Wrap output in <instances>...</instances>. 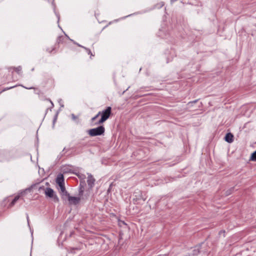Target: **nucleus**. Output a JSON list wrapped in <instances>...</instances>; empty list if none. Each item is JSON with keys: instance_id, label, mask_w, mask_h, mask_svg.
<instances>
[{"instance_id": "obj_1", "label": "nucleus", "mask_w": 256, "mask_h": 256, "mask_svg": "<svg viewBox=\"0 0 256 256\" xmlns=\"http://www.w3.org/2000/svg\"><path fill=\"white\" fill-rule=\"evenodd\" d=\"M111 108L108 106L104 110L101 112L100 115L102 116V118L98 122L96 123L97 124H102L108 118L111 114Z\"/></svg>"}, {"instance_id": "obj_2", "label": "nucleus", "mask_w": 256, "mask_h": 256, "mask_svg": "<svg viewBox=\"0 0 256 256\" xmlns=\"http://www.w3.org/2000/svg\"><path fill=\"white\" fill-rule=\"evenodd\" d=\"M104 132V128L103 126H100L96 128H92L88 130V134L90 136L101 135Z\"/></svg>"}, {"instance_id": "obj_3", "label": "nucleus", "mask_w": 256, "mask_h": 256, "mask_svg": "<svg viewBox=\"0 0 256 256\" xmlns=\"http://www.w3.org/2000/svg\"><path fill=\"white\" fill-rule=\"evenodd\" d=\"M45 194L47 196L52 198L55 202L58 201V198L56 196L54 195V191L50 188H47L45 190Z\"/></svg>"}, {"instance_id": "obj_4", "label": "nucleus", "mask_w": 256, "mask_h": 256, "mask_svg": "<svg viewBox=\"0 0 256 256\" xmlns=\"http://www.w3.org/2000/svg\"><path fill=\"white\" fill-rule=\"evenodd\" d=\"M68 200L70 204H76L80 201V198L76 196H70L69 194H68Z\"/></svg>"}, {"instance_id": "obj_5", "label": "nucleus", "mask_w": 256, "mask_h": 256, "mask_svg": "<svg viewBox=\"0 0 256 256\" xmlns=\"http://www.w3.org/2000/svg\"><path fill=\"white\" fill-rule=\"evenodd\" d=\"M94 182L95 180L92 177V176L91 174L88 175L87 180V182L88 186H90V187H92L94 185Z\"/></svg>"}, {"instance_id": "obj_6", "label": "nucleus", "mask_w": 256, "mask_h": 256, "mask_svg": "<svg viewBox=\"0 0 256 256\" xmlns=\"http://www.w3.org/2000/svg\"><path fill=\"white\" fill-rule=\"evenodd\" d=\"M233 135L230 133H228L226 134L225 136V140L226 142L231 143L233 142Z\"/></svg>"}, {"instance_id": "obj_7", "label": "nucleus", "mask_w": 256, "mask_h": 256, "mask_svg": "<svg viewBox=\"0 0 256 256\" xmlns=\"http://www.w3.org/2000/svg\"><path fill=\"white\" fill-rule=\"evenodd\" d=\"M56 182L59 185L63 184L64 182V177L62 174L58 175L56 178Z\"/></svg>"}, {"instance_id": "obj_8", "label": "nucleus", "mask_w": 256, "mask_h": 256, "mask_svg": "<svg viewBox=\"0 0 256 256\" xmlns=\"http://www.w3.org/2000/svg\"><path fill=\"white\" fill-rule=\"evenodd\" d=\"M250 159L252 161H256V150L253 153H252Z\"/></svg>"}, {"instance_id": "obj_9", "label": "nucleus", "mask_w": 256, "mask_h": 256, "mask_svg": "<svg viewBox=\"0 0 256 256\" xmlns=\"http://www.w3.org/2000/svg\"><path fill=\"white\" fill-rule=\"evenodd\" d=\"M60 187V190L62 192H65L66 193V195L67 196L68 195V193L66 191V189H65V188L64 186V184H62V185H59Z\"/></svg>"}, {"instance_id": "obj_10", "label": "nucleus", "mask_w": 256, "mask_h": 256, "mask_svg": "<svg viewBox=\"0 0 256 256\" xmlns=\"http://www.w3.org/2000/svg\"><path fill=\"white\" fill-rule=\"evenodd\" d=\"M101 114V112H99L98 113L94 118H92V122H94L98 117L99 116H100Z\"/></svg>"}, {"instance_id": "obj_11", "label": "nucleus", "mask_w": 256, "mask_h": 256, "mask_svg": "<svg viewBox=\"0 0 256 256\" xmlns=\"http://www.w3.org/2000/svg\"><path fill=\"white\" fill-rule=\"evenodd\" d=\"M15 70L18 73H20V72L22 70V68L20 66H18L16 68Z\"/></svg>"}, {"instance_id": "obj_12", "label": "nucleus", "mask_w": 256, "mask_h": 256, "mask_svg": "<svg viewBox=\"0 0 256 256\" xmlns=\"http://www.w3.org/2000/svg\"><path fill=\"white\" fill-rule=\"evenodd\" d=\"M16 202L14 200H13L11 202V203L10 204V206H13L15 204Z\"/></svg>"}, {"instance_id": "obj_13", "label": "nucleus", "mask_w": 256, "mask_h": 256, "mask_svg": "<svg viewBox=\"0 0 256 256\" xmlns=\"http://www.w3.org/2000/svg\"><path fill=\"white\" fill-rule=\"evenodd\" d=\"M20 198V196H17L14 198V200L16 202Z\"/></svg>"}, {"instance_id": "obj_14", "label": "nucleus", "mask_w": 256, "mask_h": 256, "mask_svg": "<svg viewBox=\"0 0 256 256\" xmlns=\"http://www.w3.org/2000/svg\"><path fill=\"white\" fill-rule=\"evenodd\" d=\"M20 198V196H17L14 198V200L16 202Z\"/></svg>"}, {"instance_id": "obj_15", "label": "nucleus", "mask_w": 256, "mask_h": 256, "mask_svg": "<svg viewBox=\"0 0 256 256\" xmlns=\"http://www.w3.org/2000/svg\"><path fill=\"white\" fill-rule=\"evenodd\" d=\"M27 190H30V189L28 188V189H26L25 190L23 191L22 192H21V194H22L23 193H24Z\"/></svg>"}, {"instance_id": "obj_16", "label": "nucleus", "mask_w": 256, "mask_h": 256, "mask_svg": "<svg viewBox=\"0 0 256 256\" xmlns=\"http://www.w3.org/2000/svg\"><path fill=\"white\" fill-rule=\"evenodd\" d=\"M72 118L74 120L76 118V116L74 114H72Z\"/></svg>"}, {"instance_id": "obj_17", "label": "nucleus", "mask_w": 256, "mask_h": 256, "mask_svg": "<svg viewBox=\"0 0 256 256\" xmlns=\"http://www.w3.org/2000/svg\"><path fill=\"white\" fill-rule=\"evenodd\" d=\"M196 102V101H194V102ZM192 103H193V102H189V103L188 104V106H189V105H191Z\"/></svg>"}, {"instance_id": "obj_18", "label": "nucleus", "mask_w": 256, "mask_h": 256, "mask_svg": "<svg viewBox=\"0 0 256 256\" xmlns=\"http://www.w3.org/2000/svg\"><path fill=\"white\" fill-rule=\"evenodd\" d=\"M88 54H91V52L90 51V50H88Z\"/></svg>"}, {"instance_id": "obj_19", "label": "nucleus", "mask_w": 256, "mask_h": 256, "mask_svg": "<svg viewBox=\"0 0 256 256\" xmlns=\"http://www.w3.org/2000/svg\"><path fill=\"white\" fill-rule=\"evenodd\" d=\"M27 218H28V216L27 217Z\"/></svg>"}]
</instances>
